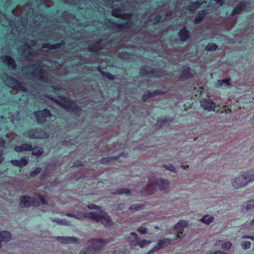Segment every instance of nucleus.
Listing matches in <instances>:
<instances>
[{
	"mask_svg": "<svg viewBox=\"0 0 254 254\" xmlns=\"http://www.w3.org/2000/svg\"><path fill=\"white\" fill-rule=\"evenodd\" d=\"M66 216L75 218L79 219L82 217L88 218L96 222H101L105 226L110 225L111 223L110 218L107 215L106 213L104 212L99 213H87L83 214L82 213H79L78 215L73 213H66Z\"/></svg>",
	"mask_w": 254,
	"mask_h": 254,
	"instance_id": "obj_1",
	"label": "nucleus"
},
{
	"mask_svg": "<svg viewBox=\"0 0 254 254\" xmlns=\"http://www.w3.org/2000/svg\"><path fill=\"white\" fill-rule=\"evenodd\" d=\"M169 185V181L167 180L162 179L154 180L153 182H150L147 186L145 190L141 191V194L143 195L151 194L157 187H158L159 190L161 191L167 192L168 191Z\"/></svg>",
	"mask_w": 254,
	"mask_h": 254,
	"instance_id": "obj_2",
	"label": "nucleus"
},
{
	"mask_svg": "<svg viewBox=\"0 0 254 254\" xmlns=\"http://www.w3.org/2000/svg\"><path fill=\"white\" fill-rule=\"evenodd\" d=\"M40 203L47 204V202L44 197L39 193L35 194L34 197L22 196L20 197L19 205L22 207L31 205L37 206Z\"/></svg>",
	"mask_w": 254,
	"mask_h": 254,
	"instance_id": "obj_3",
	"label": "nucleus"
},
{
	"mask_svg": "<svg viewBox=\"0 0 254 254\" xmlns=\"http://www.w3.org/2000/svg\"><path fill=\"white\" fill-rule=\"evenodd\" d=\"M30 70H32L31 74L32 77L37 79L40 81L48 82L49 79L46 75L43 66L40 64H35L29 67Z\"/></svg>",
	"mask_w": 254,
	"mask_h": 254,
	"instance_id": "obj_4",
	"label": "nucleus"
},
{
	"mask_svg": "<svg viewBox=\"0 0 254 254\" xmlns=\"http://www.w3.org/2000/svg\"><path fill=\"white\" fill-rule=\"evenodd\" d=\"M14 150L17 152L32 150V155L37 157L40 156L43 153V150L42 148H33L31 144L28 143H23L19 146H16L15 147Z\"/></svg>",
	"mask_w": 254,
	"mask_h": 254,
	"instance_id": "obj_5",
	"label": "nucleus"
},
{
	"mask_svg": "<svg viewBox=\"0 0 254 254\" xmlns=\"http://www.w3.org/2000/svg\"><path fill=\"white\" fill-rule=\"evenodd\" d=\"M37 121L39 123H44L46 121H52L54 117L47 109L39 111L34 113Z\"/></svg>",
	"mask_w": 254,
	"mask_h": 254,
	"instance_id": "obj_6",
	"label": "nucleus"
},
{
	"mask_svg": "<svg viewBox=\"0 0 254 254\" xmlns=\"http://www.w3.org/2000/svg\"><path fill=\"white\" fill-rule=\"evenodd\" d=\"M3 80L4 83L11 88H16L20 91H27L26 88L22 83L11 76H6V78H3Z\"/></svg>",
	"mask_w": 254,
	"mask_h": 254,
	"instance_id": "obj_7",
	"label": "nucleus"
},
{
	"mask_svg": "<svg viewBox=\"0 0 254 254\" xmlns=\"http://www.w3.org/2000/svg\"><path fill=\"white\" fill-rule=\"evenodd\" d=\"M231 185L235 189H241L248 185L243 172L232 179Z\"/></svg>",
	"mask_w": 254,
	"mask_h": 254,
	"instance_id": "obj_8",
	"label": "nucleus"
},
{
	"mask_svg": "<svg viewBox=\"0 0 254 254\" xmlns=\"http://www.w3.org/2000/svg\"><path fill=\"white\" fill-rule=\"evenodd\" d=\"M60 106L69 112L78 113L80 110L79 108L74 102L66 98L64 100L63 103H60Z\"/></svg>",
	"mask_w": 254,
	"mask_h": 254,
	"instance_id": "obj_9",
	"label": "nucleus"
},
{
	"mask_svg": "<svg viewBox=\"0 0 254 254\" xmlns=\"http://www.w3.org/2000/svg\"><path fill=\"white\" fill-rule=\"evenodd\" d=\"M24 135L29 138H46L49 136L48 134L45 133L42 129H34L25 133Z\"/></svg>",
	"mask_w": 254,
	"mask_h": 254,
	"instance_id": "obj_10",
	"label": "nucleus"
},
{
	"mask_svg": "<svg viewBox=\"0 0 254 254\" xmlns=\"http://www.w3.org/2000/svg\"><path fill=\"white\" fill-rule=\"evenodd\" d=\"M108 242V241L107 240H103L100 239H92L89 241V243H90L91 245H90L89 250H94L95 252L99 251Z\"/></svg>",
	"mask_w": 254,
	"mask_h": 254,
	"instance_id": "obj_11",
	"label": "nucleus"
},
{
	"mask_svg": "<svg viewBox=\"0 0 254 254\" xmlns=\"http://www.w3.org/2000/svg\"><path fill=\"white\" fill-rule=\"evenodd\" d=\"M140 73L141 75L146 76L148 77L157 76H159L158 72L150 67L148 66H143L140 70Z\"/></svg>",
	"mask_w": 254,
	"mask_h": 254,
	"instance_id": "obj_12",
	"label": "nucleus"
},
{
	"mask_svg": "<svg viewBox=\"0 0 254 254\" xmlns=\"http://www.w3.org/2000/svg\"><path fill=\"white\" fill-rule=\"evenodd\" d=\"M1 61L5 64L8 65L9 68L12 69H15L16 64L14 60L9 56H3L1 57Z\"/></svg>",
	"mask_w": 254,
	"mask_h": 254,
	"instance_id": "obj_13",
	"label": "nucleus"
},
{
	"mask_svg": "<svg viewBox=\"0 0 254 254\" xmlns=\"http://www.w3.org/2000/svg\"><path fill=\"white\" fill-rule=\"evenodd\" d=\"M200 105L203 109L209 111L213 110L215 107V103L209 99H203L200 102Z\"/></svg>",
	"mask_w": 254,
	"mask_h": 254,
	"instance_id": "obj_14",
	"label": "nucleus"
},
{
	"mask_svg": "<svg viewBox=\"0 0 254 254\" xmlns=\"http://www.w3.org/2000/svg\"><path fill=\"white\" fill-rule=\"evenodd\" d=\"M29 161V159L27 157L24 156L20 160H12L11 163L15 166L21 167L26 166Z\"/></svg>",
	"mask_w": 254,
	"mask_h": 254,
	"instance_id": "obj_15",
	"label": "nucleus"
},
{
	"mask_svg": "<svg viewBox=\"0 0 254 254\" xmlns=\"http://www.w3.org/2000/svg\"><path fill=\"white\" fill-rule=\"evenodd\" d=\"M248 185L254 182V169L242 172Z\"/></svg>",
	"mask_w": 254,
	"mask_h": 254,
	"instance_id": "obj_16",
	"label": "nucleus"
},
{
	"mask_svg": "<svg viewBox=\"0 0 254 254\" xmlns=\"http://www.w3.org/2000/svg\"><path fill=\"white\" fill-rule=\"evenodd\" d=\"M151 243V241L140 240L139 238H137L136 240L132 241L131 242V245L132 246H139L140 248H143L146 245H149Z\"/></svg>",
	"mask_w": 254,
	"mask_h": 254,
	"instance_id": "obj_17",
	"label": "nucleus"
},
{
	"mask_svg": "<svg viewBox=\"0 0 254 254\" xmlns=\"http://www.w3.org/2000/svg\"><path fill=\"white\" fill-rule=\"evenodd\" d=\"M57 239L60 241L62 243L73 244L77 242V239L75 237H58Z\"/></svg>",
	"mask_w": 254,
	"mask_h": 254,
	"instance_id": "obj_18",
	"label": "nucleus"
},
{
	"mask_svg": "<svg viewBox=\"0 0 254 254\" xmlns=\"http://www.w3.org/2000/svg\"><path fill=\"white\" fill-rule=\"evenodd\" d=\"M11 234L7 231H3L0 232V241L8 242L11 239Z\"/></svg>",
	"mask_w": 254,
	"mask_h": 254,
	"instance_id": "obj_19",
	"label": "nucleus"
},
{
	"mask_svg": "<svg viewBox=\"0 0 254 254\" xmlns=\"http://www.w3.org/2000/svg\"><path fill=\"white\" fill-rule=\"evenodd\" d=\"M173 240L171 239H169L168 238H164L161 240H160L157 242V246H159V247L162 248L164 247L168 246L170 244H171Z\"/></svg>",
	"mask_w": 254,
	"mask_h": 254,
	"instance_id": "obj_20",
	"label": "nucleus"
},
{
	"mask_svg": "<svg viewBox=\"0 0 254 254\" xmlns=\"http://www.w3.org/2000/svg\"><path fill=\"white\" fill-rule=\"evenodd\" d=\"M188 226V222L184 220L179 221L174 226V230H180L181 228H187Z\"/></svg>",
	"mask_w": 254,
	"mask_h": 254,
	"instance_id": "obj_21",
	"label": "nucleus"
},
{
	"mask_svg": "<svg viewBox=\"0 0 254 254\" xmlns=\"http://www.w3.org/2000/svg\"><path fill=\"white\" fill-rule=\"evenodd\" d=\"M214 218L213 216L208 214L204 215L201 219L200 221L202 223L209 225L211 223L213 222Z\"/></svg>",
	"mask_w": 254,
	"mask_h": 254,
	"instance_id": "obj_22",
	"label": "nucleus"
},
{
	"mask_svg": "<svg viewBox=\"0 0 254 254\" xmlns=\"http://www.w3.org/2000/svg\"><path fill=\"white\" fill-rule=\"evenodd\" d=\"M193 75V71L189 67H185L182 72V76L187 78L190 77Z\"/></svg>",
	"mask_w": 254,
	"mask_h": 254,
	"instance_id": "obj_23",
	"label": "nucleus"
},
{
	"mask_svg": "<svg viewBox=\"0 0 254 254\" xmlns=\"http://www.w3.org/2000/svg\"><path fill=\"white\" fill-rule=\"evenodd\" d=\"M189 32L186 29H182L179 32V36L181 40L183 41L186 40L189 36Z\"/></svg>",
	"mask_w": 254,
	"mask_h": 254,
	"instance_id": "obj_24",
	"label": "nucleus"
},
{
	"mask_svg": "<svg viewBox=\"0 0 254 254\" xmlns=\"http://www.w3.org/2000/svg\"><path fill=\"white\" fill-rule=\"evenodd\" d=\"M205 13L204 11H201L199 12L195 17L194 23L198 24V23L200 22L205 17Z\"/></svg>",
	"mask_w": 254,
	"mask_h": 254,
	"instance_id": "obj_25",
	"label": "nucleus"
},
{
	"mask_svg": "<svg viewBox=\"0 0 254 254\" xmlns=\"http://www.w3.org/2000/svg\"><path fill=\"white\" fill-rule=\"evenodd\" d=\"M200 5V3L198 1L192 2L190 3L188 6V9L190 11H193L198 8Z\"/></svg>",
	"mask_w": 254,
	"mask_h": 254,
	"instance_id": "obj_26",
	"label": "nucleus"
},
{
	"mask_svg": "<svg viewBox=\"0 0 254 254\" xmlns=\"http://www.w3.org/2000/svg\"><path fill=\"white\" fill-rule=\"evenodd\" d=\"M100 69H101V67L100 66H99L98 67V70L99 71L101 72V74L102 75H103L104 76L107 77V78H108L109 79H111V80H113L115 79V76L114 75H112L110 73L107 72L105 71H101Z\"/></svg>",
	"mask_w": 254,
	"mask_h": 254,
	"instance_id": "obj_27",
	"label": "nucleus"
},
{
	"mask_svg": "<svg viewBox=\"0 0 254 254\" xmlns=\"http://www.w3.org/2000/svg\"><path fill=\"white\" fill-rule=\"evenodd\" d=\"M245 208L247 210L254 211V199L251 200L246 202Z\"/></svg>",
	"mask_w": 254,
	"mask_h": 254,
	"instance_id": "obj_28",
	"label": "nucleus"
},
{
	"mask_svg": "<svg viewBox=\"0 0 254 254\" xmlns=\"http://www.w3.org/2000/svg\"><path fill=\"white\" fill-rule=\"evenodd\" d=\"M87 207L90 209H97V210H100V208H101V207L100 206H96V205H95L94 204H89V205H88ZM101 212H103V211H99L98 212H95V213H100ZM106 213H107L106 212ZM107 215L110 218H111L108 215ZM110 220H111V223H110V225L107 226L106 227L110 226H111L112 225L111 219H110Z\"/></svg>",
	"mask_w": 254,
	"mask_h": 254,
	"instance_id": "obj_29",
	"label": "nucleus"
},
{
	"mask_svg": "<svg viewBox=\"0 0 254 254\" xmlns=\"http://www.w3.org/2000/svg\"><path fill=\"white\" fill-rule=\"evenodd\" d=\"M129 190L128 189H121L116 192H114V194H128L129 193Z\"/></svg>",
	"mask_w": 254,
	"mask_h": 254,
	"instance_id": "obj_30",
	"label": "nucleus"
},
{
	"mask_svg": "<svg viewBox=\"0 0 254 254\" xmlns=\"http://www.w3.org/2000/svg\"><path fill=\"white\" fill-rule=\"evenodd\" d=\"M224 84H225L227 85H229V80L227 79L218 80L217 82L216 83V86L220 87L222 86Z\"/></svg>",
	"mask_w": 254,
	"mask_h": 254,
	"instance_id": "obj_31",
	"label": "nucleus"
},
{
	"mask_svg": "<svg viewBox=\"0 0 254 254\" xmlns=\"http://www.w3.org/2000/svg\"><path fill=\"white\" fill-rule=\"evenodd\" d=\"M16 114V116L14 117V116H8V118L10 120V122H11L13 124H14V121H18L20 119L19 118H18V116H19V113L17 112H16L15 113Z\"/></svg>",
	"mask_w": 254,
	"mask_h": 254,
	"instance_id": "obj_32",
	"label": "nucleus"
},
{
	"mask_svg": "<svg viewBox=\"0 0 254 254\" xmlns=\"http://www.w3.org/2000/svg\"><path fill=\"white\" fill-rule=\"evenodd\" d=\"M55 222H57L58 224L63 225H68L69 223L66 222L65 220L63 219H55L54 220Z\"/></svg>",
	"mask_w": 254,
	"mask_h": 254,
	"instance_id": "obj_33",
	"label": "nucleus"
},
{
	"mask_svg": "<svg viewBox=\"0 0 254 254\" xmlns=\"http://www.w3.org/2000/svg\"><path fill=\"white\" fill-rule=\"evenodd\" d=\"M241 246L245 250L249 249L251 246V243L249 241L242 242Z\"/></svg>",
	"mask_w": 254,
	"mask_h": 254,
	"instance_id": "obj_34",
	"label": "nucleus"
},
{
	"mask_svg": "<svg viewBox=\"0 0 254 254\" xmlns=\"http://www.w3.org/2000/svg\"><path fill=\"white\" fill-rule=\"evenodd\" d=\"M232 246V244L230 242H226L222 245V248L223 249L228 250Z\"/></svg>",
	"mask_w": 254,
	"mask_h": 254,
	"instance_id": "obj_35",
	"label": "nucleus"
},
{
	"mask_svg": "<svg viewBox=\"0 0 254 254\" xmlns=\"http://www.w3.org/2000/svg\"><path fill=\"white\" fill-rule=\"evenodd\" d=\"M163 167L166 169H167L168 170H169L171 172H174V173L176 172V168L173 166H172V165L167 166V165H164Z\"/></svg>",
	"mask_w": 254,
	"mask_h": 254,
	"instance_id": "obj_36",
	"label": "nucleus"
},
{
	"mask_svg": "<svg viewBox=\"0 0 254 254\" xmlns=\"http://www.w3.org/2000/svg\"><path fill=\"white\" fill-rule=\"evenodd\" d=\"M143 206L142 205L139 204H134L129 207V209H134V210H141L142 209Z\"/></svg>",
	"mask_w": 254,
	"mask_h": 254,
	"instance_id": "obj_37",
	"label": "nucleus"
},
{
	"mask_svg": "<svg viewBox=\"0 0 254 254\" xmlns=\"http://www.w3.org/2000/svg\"><path fill=\"white\" fill-rule=\"evenodd\" d=\"M41 171V169L40 168H36L35 170H33L31 172V176H35L37 174L40 173Z\"/></svg>",
	"mask_w": 254,
	"mask_h": 254,
	"instance_id": "obj_38",
	"label": "nucleus"
},
{
	"mask_svg": "<svg viewBox=\"0 0 254 254\" xmlns=\"http://www.w3.org/2000/svg\"><path fill=\"white\" fill-rule=\"evenodd\" d=\"M147 229L145 227H140L138 228L137 231L141 234H145L147 233Z\"/></svg>",
	"mask_w": 254,
	"mask_h": 254,
	"instance_id": "obj_39",
	"label": "nucleus"
},
{
	"mask_svg": "<svg viewBox=\"0 0 254 254\" xmlns=\"http://www.w3.org/2000/svg\"><path fill=\"white\" fill-rule=\"evenodd\" d=\"M157 93L156 92V93H150V94H147V95H145L143 96L142 97V99L144 101H146L147 100V99L149 98V97L150 96H152L153 95H155L156 94H157Z\"/></svg>",
	"mask_w": 254,
	"mask_h": 254,
	"instance_id": "obj_40",
	"label": "nucleus"
},
{
	"mask_svg": "<svg viewBox=\"0 0 254 254\" xmlns=\"http://www.w3.org/2000/svg\"><path fill=\"white\" fill-rule=\"evenodd\" d=\"M161 249V248L159 247V246H157V244L156 246H155L150 252L149 253H154L157 251L158 250Z\"/></svg>",
	"mask_w": 254,
	"mask_h": 254,
	"instance_id": "obj_41",
	"label": "nucleus"
},
{
	"mask_svg": "<svg viewBox=\"0 0 254 254\" xmlns=\"http://www.w3.org/2000/svg\"><path fill=\"white\" fill-rule=\"evenodd\" d=\"M179 234L178 236L176 235L175 240H178V239H179L180 240H182L183 237L181 236V234H182L183 232H181V231H180L179 232Z\"/></svg>",
	"mask_w": 254,
	"mask_h": 254,
	"instance_id": "obj_42",
	"label": "nucleus"
},
{
	"mask_svg": "<svg viewBox=\"0 0 254 254\" xmlns=\"http://www.w3.org/2000/svg\"><path fill=\"white\" fill-rule=\"evenodd\" d=\"M5 145V141L2 138H0V148L4 147Z\"/></svg>",
	"mask_w": 254,
	"mask_h": 254,
	"instance_id": "obj_43",
	"label": "nucleus"
},
{
	"mask_svg": "<svg viewBox=\"0 0 254 254\" xmlns=\"http://www.w3.org/2000/svg\"><path fill=\"white\" fill-rule=\"evenodd\" d=\"M243 239H250L254 240V236H247V235H244L242 236Z\"/></svg>",
	"mask_w": 254,
	"mask_h": 254,
	"instance_id": "obj_44",
	"label": "nucleus"
},
{
	"mask_svg": "<svg viewBox=\"0 0 254 254\" xmlns=\"http://www.w3.org/2000/svg\"><path fill=\"white\" fill-rule=\"evenodd\" d=\"M209 254H226V253L222 251H215L213 253H211Z\"/></svg>",
	"mask_w": 254,
	"mask_h": 254,
	"instance_id": "obj_45",
	"label": "nucleus"
},
{
	"mask_svg": "<svg viewBox=\"0 0 254 254\" xmlns=\"http://www.w3.org/2000/svg\"><path fill=\"white\" fill-rule=\"evenodd\" d=\"M217 46H216V45L215 44H208L206 47V48H217Z\"/></svg>",
	"mask_w": 254,
	"mask_h": 254,
	"instance_id": "obj_46",
	"label": "nucleus"
},
{
	"mask_svg": "<svg viewBox=\"0 0 254 254\" xmlns=\"http://www.w3.org/2000/svg\"><path fill=\"white\" fill-rule=\"evenodd\" d=\"M109 159V158H103L102 159L100 160V163L101 164H104L105 163H106L108 160Z\"/></svg>",
	"mask_w": 254,
	"mask_h": 254,
	"instance_id": "obj_47",
	"label": "nucleus"
},
{
	"mask_svg": "<svg viewBox=\"0 0 254 254\" xmlns=\"http://www.w3.org/2000/svg\"><path fill=\"white\" fill-rule=\"evenodd\" d=\"M130 235L134 236L135 240H136L137 238H138L137 235L135 232H131L130 233Z\"/></svg>",
	"mask_w": 254,
	"mask_h": 254,
	"instance_id": "obj_48",
	"label": "nucleus"
},
{
	"mask_svg": "<svg viewBox=\"0 0 254 254\" xmlns=\"http://www.w3.org/2000/svg\"><path fill=\"white\" fill-rule=\"evenodd\" d=\"M166 121V120H162L160 119L157 121V123L158 124H159L160 122H162V123L165 124Z\"/></svg>",
	"mask_w": 254,
	"mask_h": 254,
	"instance_id": "obj_49",
	"label": "nucleus"
},
{
	"mask_svg": "<svg viewBox=\"0 0 254 254\" xmlns=\"http://www.w3.org/2000/svg\"><path fill=\"white\" fill-rule=\"evenodd\" d=\"M89 49V52H97L98 50H99L100 49H91V48H90V49Z\"/></svg>",
	"mask_w": 254,
	"mask_h": 254,
	"instance_id": "obj_50",
	"label": "nucleus"
},
{
	"mask_svg": "<svg viewBox=\"0 0 254 254\" xmlns=\"http://www.w3.org/2000/svg\"><path fill=\"white\" fill-rule=\"evenodd\" d=\"M20 50H21L22 49H19ZM24 50V52H29L30 53V51L29 50H33V49H27V48H25V49H23Z\"/></svg>",
	"mask_w": 254,
	"mask_h": 254,
	"instance_id": "obj_51",
	"label": "nucleus"
},
{
	"mask_svg": "<svg viewBox=\"0 0 254 254\" xmlns=\"http://www.w3.org/2000/svg\"><path fill=\"white\" fill-rule=\"evenodd\" d=\"M88 253V252H86L82 250L80 251L79 254H86V253Z\"/></svg>",
	"mask_w": 254,
	"mask_h": 254,
	"instance_id": "obj_52",
	"label": "nucleus"
},
{
	"mask_svg": "<svg viewBox=\"0 0 254 254\" xmlns=\"http://www.w3.org/2000/svg\"><path fill=\"white\" fill-rule=\"evenodd\" d=\"M251 123L252 125L254 127V117H253V119L251 120Z\"/></svg>",
	"mask_w": 254,
	"mask_h": 254,
	"instance_id": "obj_53",
	"label": "nucleus"
},
{
	"mask_svg": "<svg viewBox=\"0 0 254 254\" xmlns=\"http://www.w3.org/2000/svg\"><path fill=\"white\" fill-rule=\"evenodd\" d=\"M216 49H210V48H209V49H205V50L207 51H212V50H215Z\"/></svg>",
	"mask_w": 254,
	"mask_h": 254,
	"instance_id": "obj_54",
	"label": "nucleus"
},
{
	"mask_svg": "<svg viewBox=\"0 0 254 254\" xmlns=\"http://www.w3.org/2000/svg\"><path fill=\"white\" fill-rule=\"evenodd\" d=\"M217 2H219V0H215ZM220 5H222V0H220Z\"/></svg>",
	"mask_w": 254,
	"mask_h": 254,
	"instance_id": "obj_55",
	"label": "nucleus"
},
{
	"mask_svg": "<svg viewBox=\"0 0 254 254\" xmlns=\"http://www.w3.org/2000/svg\"><path fill=\"white\" fill-rule=\"evenodd\" d=\"M250 224H251V225H253V224H254V219H253V220H251V222H250Z\"/></svg>",
	"mask_w": 254,
	"mask_h": 254,
	"instance_id": "obj_56",
	"label": "nucleus"
},
{
	"mask_svg": "<svg viewBox=\"0 0 254 254\" xmlns=\"http://www.w3.org/2000/svg\"><path fill=\"white\" fill-rule=\"evenodd\" d=\"M42 48H49V47L47 46V45H44L42 46Z\"/></svg>",
	"mask_w": 254,
	"mask_h": 254,
	"instance_id": "obj_57",
	"label": "nucleus"
},
{
	"mask_svg": "<svg viewBox=\"0 0 254 254\" xmlns=\"http://www.w3.org/2000/svg\"><path fill=\"white\" fill-rule=\"evenodd\" d=\"M117 11V10H114L113 11V13L114 15L115 14V12H116Z\"/></svg>",
	"mask_w": 254,
	"mask_h": 254,
	"instance_id": "obj_58",
	"label": "nucleus"
},
{
	"mask_svg": "<svg viewBox=\"0 0 254 254\" xmlns=\"http://www.w3.org/2000/svg\"><path fill=\"white\" fill-rule=\"evenodd\" d=\"M220 241H218L216 243V245H218V244H219V243H220Z\"/></svg>",
	"mask_w": 254,
	"mask_h": 254,
	"instance_id": "obj_59",
	"label": "nucleus"
},
{
	"mask_svg": "<svg viewBox=\"0 0 254 254\" xmlns=\"http://www.w3.org/2000/svg\"><path fill=\"white\" fill-rule=\"evenodd\" d=\"M155 228V229H159L158 226H156Z\"/></svg>",
	"mask_w": 254,
	"mask_h": 254,
	"instance_id": "obj_60",
	"label": "nucleus"
},
{
	"mask_svg": "<svg viewBox=\"0 0 254 254\" xmlns=\"http://www.w3.org/2000/svg\"><path fill=\"white\" fill-rule=\"evenodd\" d=\"M124 55L125 56H126V55H127H127L126 53L124 54Z\"/></svg>",
	"mask_w": 254,
	"mask_h": 254,
	"instance_id": "obj_61",
	"label": "nucleus"
},
{
	"mask_svg": "<svg viewBox=\"0 0 254 254\" xmlns=\"http://www.w3.org/2000/svg\"><path fill=\"white\" fill-rule=\"evenodd\" d=\"M74 166H77V164L76 163V164H74Z\"/></svg>",
	"mask_w": 254,
	"mask_h": 254,
	"instance_id": "obj_62",
	"label": "nucleus"
}]
</instances>
